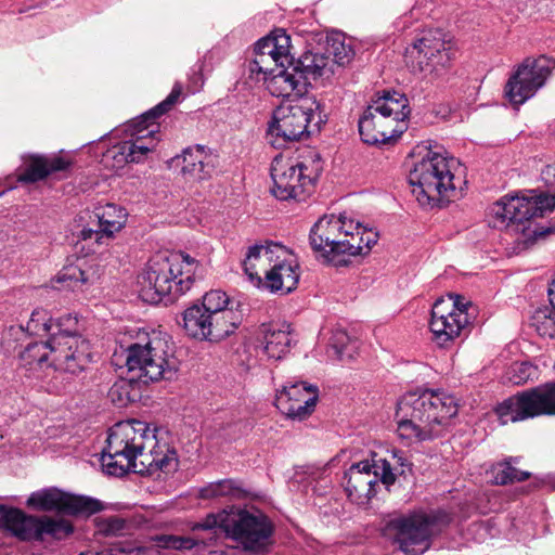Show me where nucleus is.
I'll use <instances>...</instances> for the list:
<instances>
[{"instance_id":"nucleus-45","label":"nucleus","mask_w":555,"mask_h":555,"mask_svg":"<svg viewBox=\"0 0 555 555\" xmlns=\"http://www.w3.org/2000/svg\"><path fill=\"white\" fill-rule=\"evenodd\" d=\"M201 543L199 539L183 538V537H168L166 545L175 550H191Z\"/></svg>"},{"instance_id":"nucleus-28","label":"nucleus","mask_w":555,"mask_h":555,"mask_svg":"<svg viewBox=\"0 0 555 555\" xmlns=\"http://www.w3.org/2000/svg\"><path fill=\"white\" fill-rule=\"evenodd\" d=\"M218 165V156L202 145L189 147L181 155V172L193 182L207 180Z\"/></svg>"},{"instance_id":"nucleus-35","label":"nucleus","mask_w":555,"mask_h":555,"mask_svg":"<svg viewBox=\"0 0 555 555\" xmlns=\"http://www.w3.org/2000/svg\"><path fill=\"white\" fill-rule=\"evenodd\" d=\"M550 306L539 307L531 317V325L543 337H555V279L548 287Z\"/></svg>"},{"instance_id":"nucleus-38","label":"nucleus","mask_w":555,"mask_h":555,"mask_svg":"<svg viewBox=\"0 0 555 555\" xmlns=\"http://www.w3.org/2000/svg\"><path fill=\"white\" fill-rule=\"evenodd\" d=\"M325 50V53L328 56H333V59H331L332 64H348L354 55V51L351 47L350 40L346 38V36L340 31H332L326 36Z\"/></svg>"},{"instance_id":"nucleus-37","label":"nucleus","mask_w":555,"mask_h":555,"mask_svg":"<svg viewBox=\"0 0 555 555\" xmlns=\"http://www.w3.org/2000/svg\"><path fill=\"white\" fill-rule=\"evenodd\" d=\"M246 491L240 482L234 479H224L217 482H210L199 490V498L204 500L229 498L244 499Z\"/></svg>"},{"instance_id":"nucleus-5","label":"nucleus","mask_w":555,"mask_h":555,"mask_svg":"<svg viewBox=\"0 0 555 555\" xmlns=\"http://www.w3.org/2000/svg\"><path fill=\"white\" fill-rule=\"evenodd\" d=\"M378 235L362 229L345 215L323 216L310 232V244L334 267H345L351 257L366 255L377 243Z\"/></svg>"},{"instance_id":"nucleus-22","label":"nucleus","mask_w":555,"mask_h":555,"mask_svg":"<svg viewBox=\"0 0 555 555\" xmlns=\"http://www.w3.org/2000/svg\"><path fill=\"white\" fill-rule=\"evenodd\" d=\"M27 506L64 515H91L103 508V504L96 499L75 495L56 488L33 492L27 499Z\"/></svg>"},{"instance_id":"nucleus-41","label":"nucleus","mask_w":555,"mask_h":555,"mask_svg":"<svg viewBox=\"0 0 555 555\" xmlns=\"http://www.w3.org/2000/svg\"><path fill=\"white\" fill-rule=\"evenodd\" d=\"M516 459H509L493 467L494 481L496 485H507L515 481H522L530 477V473L519 470L514 465Z\"/></svg>"},{"instance_id":"nucleus-30","label":"nucleus","mask_w":555,"mask_h":555,"mask_svg":"<svg viewBox=\"0 0 555 555\" xmlns=\"http://www.w3.org/2000/svg\"><path fill=\"white\" fill-rule=\"evenodd\" d=\"M230 297L221 289H212L203 296L201 307L215 318V325H221L231 335L241 323V314L229 308Z\"/></svg>"},{"instance_id":"nucleus-29","label":"nucleus","mask_w":555,"mask_h":555,"mask_svg":"<svg viewBox=\"0 0 555 555\" xmlns=\"http://www.w3.org/2000/svg\"><path fill=\"white\" fill-rule=\"evenodd\" d=\"M298 282L299 266L287 250V255L279 257L260 287L271 293L288 294L297 287Z\"/></svg>"},{"instance_id":"nucleus-20","label":"nucleus","mask_w":555,"mask_h":555,"mask_svg":"<svg viewBox=\"0 0 555 555\" xmlns=\"http://www.w3.org/2000/svg\"><path fill=\"white\" fill-rule=\"evenodd\" d=\"M555 62L544 55L526 57L509 76L504 93L508 102L518 107L533 98L550 78Z\"/></svg>"},{"instance_id":"nucleus-40","label":"nucleus","mask_w":555,"mask_h":555,"mask_svg":"<svg viewBox=\"0 0 555 555\" xmlns=\"http://www.w3.org/2000/svg\"><path fill=\"white\" fill-rule=\"evenodd\" d=\"M53 327L54 323L49 311L42 308L35 309L26 322V325H22V328L27 333L37 336L49 334Z\"/></svg>"},{"instance_id":"nucleus-25","label":"nucleus","mask_w":555,"mask_h":555,"mask_svg":"<svg viewBox=\"0 0 555 555\" xmlns=\"http://www.w3.org/2000/svg\"><path fill=\"white\" fill-rule=\"evenodd\" d=\"M94 216L98 219L99 229H82L80 237L82 240L94 238L99 244H102L104 238H113L126 225L128 219L127 210L113 203L98 206L94 209Z\"/></svg>"},{"instance_id":"nucleus-15","label":"nucleus","mask_w":555,"mask_h":555,"mask_svg":"<svg viewBox=\"0 0 555 555\" xmlns=\"http://www.w3.org/2000/svg\"><path fill=\"white\" fill-rule=\"evenodd\" d=\"M22 358L28 364L50 361L56 370L76 374L88 365V346L75 337L51 336L46 343L28 345Z\"/></svg>"},{"instance_id":"nucleus-14","label":"nucleus","mask_w":555,"mask_h":555,"mask_svg":"<svg viewBox=\"0 0 555 555\" xmlns=\"http://www.w3.org/2000/svg\"><path fill=\"white\" fill-rule=\"evenodd\" d=\"M0 529L28 542H43L48 538L63 540L74 531L73 524L63 517L27 515L22 509L5 506H0Z\"/></svg>"},{"instance_id":"nucleus-34","label":"nucleus","mask_w":555,"mask_h":555,"mask_svg":"<svg viewBox=\"0 0 555 555\" xmlns=\"http://www.w3.org/2000/svg\"><path fill=\"white\" fill-rule=\"evenodd\" d=\"M101 464L105 474L115 477H121L131 469L139 473L140 468L138 462H134L122 451L113 449L108 442L102 454Z\"/></svg>"},{"instance_id":"nucleus-24","label":"nucleus","mask_w":555,"mask_h":555,"mask_svg":"<svg viewBox=\"0 0 555 555\" xmlns=\"http://www.w3.org/2000/svg\"><path fill=\"white\" fill-rule=\"evenodd\" d=\"M287 255V248L278 243L266 242L250 246L243 261V269L249 281L260 287L279 257Z\"/></svg>"},{"instance_id":"nucleus-36","label":"nucleus","mask_w":555,"mask_h":555,"mask_svg":"<svg viewBox=\"0 0 555 555\" xmlns=\"http://www.w3.org/2000/svg\"><path fill=\"white\" fill-rule=\"evenodd\" d=\"M141 382L130 375L128 378H119L108 390L109 400L118 408L127 406L141 397Z\"/></svg>"},{"instance_id":"nucleus-4","label":"nucleus","mask_w":555,"mask_h":555,"mask_svg":"<svg viewBox=\"0 0 555 555\" xmlns=\"http://www.w3.org/2000/svg\"><path fill=\"white\" fill-rule=\"evenodd\" d=\"M201 274L199 261L185 253L157 254L138 276L139 293L146 302H172L189 292Z\"/></svg>"},{"instance_id":"nucleus-39","label":"nucleus","mask_w":555,"mask_h":555,"mask_svg":"<svg viewBox=\"0 0 555 555\" xmlns=\"http://www.w3.org/2000/svg\"><path fill=\"white\" fill-rule=\"evenodd\" d=\"M230 518V509H223L217 514H208L202 521L196 522L193 526V530L208 531L206 539H201V543L208 546L216 543L217 532L214 531L216 528L221 529L227 534V521Z\"/></svg>"},{"instance_id":"nucleus-12","label":"nucleus","mask_w":555,"mask_h":555,"mask_svg":"<svg viewBox=\"0 0 555 555\" xmlns=\"http://www.w3.org/2000/svg\"><path fill=\"white\" fill-rule=\"evenodd\" d=\"M180 94L181 88L175 86L166 100L142 115L141 120L130 124L127 131H130L131 137H134V139L124 141L109 149L105 154V159H113L114 166L117 167L128 163L143 162L147 154L154 151L157 145V140L154 137L157 129L155 119L169 111Z\"/></svg>"},{"instance_id":"nucleus-23","label":"nucleus","mask_w":555,"mask_h":555,"mask_svg":"<svg viewBox=\"0 0 555 555\" xmlns=\"http://www.w3.org/2000/svg\"><path fill=\"white\" fill-rule=\"evenodd\" d=\"M318 389L305 382L284 385L275 396V406L287 417L304 420L308 417L317 403Z\"/></svg>"},{"instance_id":"nucleus-27","label":"nucleus","mask_w":555,"mask_h":555,"mask_svg":"<svg viewBox=\"0 0 555 555\" xmlns=\"http://www.w3.org/2000/svg\"><path fill=\"white\" fill-rule=\"evenodd\" d=\"M262 81L266 85L268 91L274 96H289L296 94L304 96L302 94L307 91L308 86L305 78L300 75L296 68L294 61L286 63V65L279 66V69L272 70V73L260 78L259 82Z\"/></svg>"},{"instance_id":"nucleus-26","label":"nucleus","mask_w":555,"mask_h":555,"mask_svg":"<svg viewBox=\"0 0 555 555\" xmlns=\"http://www.w3.org/2000/svg\"><path fill=\"white\" fill-rule=\"evenodd\" d=\"M214 315L199 305L188 308L182 315V326L190 337L198 340L219 341L230 334L221 325H215Z\"/></svg>"},{"instance_id":"nucleus-49","label":"nucleus","mask_w":555,"mask_h":555,"mask_svg":"<svg viewBox=\"0 0 555 555\" xmlns=\"http://www.w3.org/2000/svg\"><path fill=\"white\" fill-rule=\"evenodd\" d=\"M140 554H141V551H138V552H137V555H140Z\"/></svg>"},{"instance_id":"nucleus-16","label":"nucleus","mask_w":555,"mask_h":555,"mask_svg":"<svg viewBox=\"0 0 555 555\" xmlns=\"http://www.w3.org/2000/svg\"><path fill=\"white\" fill-rule=\"evenodd\" d=\"M470 310L472 302L459 295L450 294L448 298L437 299L429 322L435 343L446 347L465 333L474 318Z\"/></svg>"},{"instance_id":"nucleus-42","label":"nucleus","mask_w":555,"mask_h":555,"mask_svg":"<svg viewBox=\"0 0 555 555\" xmlns=\"http://www.w3.org/2000/svg\"><path fill=\"white\" fill-rule=\"evenodd\" d=\"M57 327V332L53 333L51 336H69L78 338L79 340H82L88 346V363L91 361V348L90 343L86 338H83L80 335V324L77 314H65L61 317L56 324L54 325Z\"/></svg>"},{"instance_id":"nucleus-47","label":"nucleus","mask_w":555,"mask_h":555,"mask_svg":"<svg viewBox=\"0 0 555 555\" xmlns=\"http://www.w3.org/2000/svg\"><path fill=\"white\" fill-rule=\"evenodd\" d=\"M125 527V522L122 519L117 517L108 518L106 521V531L108 533L116 534L121 531Z\"/></svg>"},{"instance_id":"nucleus-13","label":"nucleus","mask_w":555,"mask_h":555,"mask_svg":"<svg viewBox=\"0 0 555 555\" xmlns=\"http://www.w3.org/2000/svg\"><path fill=\"white\" fill-rule=\"evenodd\" d=\"M453 44L441 29L422 30L405 48L406 65L429 80L442 78L453 57Z\"/></svg>"},{"instance_id":"nucleus-3","label":"nucleus","mask_w":555,"mask_h":555,"mask_svg":"<svg viewBox=\"0 0 555 555\" xmlns=\"http://www.w3.org/2000/svg\"><path fill=\"white\" fill-rule=\"evenodd\" d=\"M107 442L138 462L140 474L171 473L178 467L176 450L163 434L144 422L128 420L115 424L109 429Z\"/></svg>"},{"instance_id":"nucleus-48","label":"nucleus","mask_w":555,"mask_h":555,"mask_svg":"<svg viewBox=\"0 0 555 555\" xmlns=\"http://www.w3.org/2000/svg\"><path fill=\"white\" fill-rule=\"evenodd\" d=\"M542 175L544 176V178H545L546 180H548V178L555 179V164H553V165H547V166L543 169Z\"/></svg>"},{"instance_id":"nucleus-46","label":"nucleus","mask_w":555,"mask_h":555,"mask_svg":"<svg viewBox=\"0 0 555 555\" xmlns=\"http://www.w3.org/2000/svg\"><path fill=\"white\" fill-rule=\"evenodd\" d=\"M349 336L344 330H336L331 338V346L335 349L336 354L341 358L344 354V350L349 344Z\"/></svg>"},{"instance_id":"nucleus-31","label":"nucleus","mask_w":555,"mask_h":555,"mask_svg":"<svg viewBox=\"0 0 555 555\" xmlns=\"http://www.w3.org/2000/svg\"><path fill=\"white\" fill-rule=\"evenodd\" d=\"M259 336L263 344V352L269 359L274 360L285 357L294 341L291 325L286 323L261 324Z\"/></svg>"},{"instance_id":"nucleus-10","label":"nucleus","mask_w":555,"mask_h":555,"mask_svg":"<svg viewBox=\"0 0 555 555\" xmlns=\"http://www.w3.org/2000/svg\"><path fill=\"white\" fill-rule=\"evenodd\" d=\"M125 352L128 373L142 384L172 379L178 370L169 337L160 332H153L144 344H131Z\"/></svg>"},{"instance_id":"nucleus-6","label":"nucleus","mask_w":555,"mask_h":555,"mask_svg":"<svg viewBox=\"0 0 555 555\" xmlns=\"http://www.w3.org/2000/svg\"><path fill=\"white\" fill-rule=\"evenodd\" d=\"M555 208V197L540 193L530 196H505L491 207L494 228H507L519 233L518 238L528 246L553 232L552 227L535 221V218Z\"/></svg>"},{"instance_id":"nucleus-43","label":"nucleus","mask_w":555,"mask_h":555,"mask_svg":"<svg viewBox=\"0 0 555 555\" xmlns=\"http://www.w3.org/2000/svg\"><path fill=\"white\" fill-rule=\"evenodd\" d=\"M57 283L66 284L69 288H77L80 285L90 282V275L79 266L70 264L65 268L56 276Z\"/></svg>"},{"instance_id":"nucleus-33","label":"nucleus","mask_w":555,"mask_h":555,"mask_svg":"<svg viewBox=\"0 0 555 555\" xmlns=\"http://www.w3.org/2000/svg\"><path fill=\"white\" fill-rule=\"evenodd\" d=\"M294 64L308 87L312 81L328 77L333 73L332 61L325 52L307 51Z\"/></svg>"},{"instance_id":"nucleus-8","label":"nucleus","mask_w":555,"mask_h":555,"mask_svg":"<svg viewBox=\"0 0 555 555\" xmlns=\"http://www.w3.org/2000/svg\"><path fill=\"white\" fill-rule=\"evenodd\" d=\"M322 170L321 156L314 150L307 151L296 159L278 155L270 168L273 182L271 193L280 201H302L312 192Z\"/></svg>"},{"instance_id":"nucleus-17","label":"nucleus","mask_w":555,"mask_h":555,"mask_svg":"<svg viewBox=\"0 0 555 555\" xmlns=\"http://www.w3.org/2000/svg\"><path fill=\"white\" fill-rule=\"evenodd\" d=\"M495 412L503 425L541 415H555V382L524 390L505 399L496 406Z\"/></svg>"},{"instance_id":"nucleus-9","label":"nucleus","mask_w":555,"mask_h":555,"mask_svg":"<svg viewBox=\"0 0 555 555\" xmlns=\"http://www.w3.org/2000/svg\"><path fill=\"white\" fill-rule=\"evenodd\" d=\"M409 101L400 93H387L373 100L359 119V132L366 144H386L408 128Z\"/></svg>"},{"instance_id":"nucleus-2","label":"nucleus","mask_w":555,"mask_h":555,"mask_svg":"<svg viewBox=\"0 0 555 555\" xmlns=\"http://www.w3.org/2000/svg\"><path fill=\"white\" fill-rule=\"evenodd\" d=\"M412 156L416 159L409 172V182L422 206L433 207L442 201L450 202L462 196L466 182L457 159L433 151L427 143L417 145Z\"/></svg>"},{"instance_id":"nucleus-21","label":"nucleus","mask_w":555,"mask_h":555,"mask_svg":"<svg viewBox=\"0 0 555 555\" xmlns=\"http://www.w3.org/2000/svg\"><path fill=\"white\" fill-rule=\"evenodd\" d=\"M254 53L248 64V75L259 82L260 78L279 69V66L291 63V37L283 29H276L256 42Z\"/></svg>"},{"instance_id":"nucleus-19","label":"nucleus","mask_w":555,"mask_h":555,"mask_svg":"<svg viewBox=\"0 0 555 555\" xmlns=\"http://www.w3.org/2000/svg\"><path fill=\"white\" fill-rule=\"evenodd\" d=\"M227 537L237 542L243 550L263 553L272 543L273 525L259 511L230 508Z\"/></svg>"},{"instance_id":"nucleus-7","label":"nucleus","mask_w":555,"mask_h":555,"mask_svg":"<svg viewBox=\"0 0 555 555\" xmlns=\"http://www.w3.org/2000/svg\"><path fill=\"white\" fill-rule=\"evenodd\" d=\"M325 122L320 102L314 96H299L279 105L268 127V140L281 147L319 131Z\"/></svg>"},{"instance_id":"nucleus-11","label":"nucleus","mask_w":555,"mask_h":555,"mask_svg":"<svg viewBox=\"0 0 555 555\" xmlns=\"http://www.w3.org/2000/svg\"><path fill=\"white\" fill-rule=\"evenodd\" d=\"M405 459L398 450L387 452L383 459L361 461L350 466L345 474V491L356 504H366L375 494L379 482L390 486L397 474H403Z\"/></svg>"},{"instance_id":"nucleus-18","label":"nucleus","mask_w":555,"mask_h":555,"mask_svg":"<svg viewBox=\"0 0 555 555\" xmlns=\"http://www.w3.org/2000/svg\"><path fill=\"white\" fill-rule=\"evenodd\" d=\"M446 525V517L426 513H414L391 521V527L396 531V542L408 555L425 553L430 547L433 538L438 535Z\"/></svg>"},{"instance_id":"nucleus-32","label":"nucleus","mask_w":555,"mask_h":555,"mask_svg":"<svg viewBox=\"0 0 555 555\" xmlns=\"http://www.w3.org/2000/svg\"><path fill=\"white\" fill-rule=\"evenodd\" d=\"M69 166L70 163L60 156H29L25 162L23 172L18 176V181L27 183L37 182L52 172L64 171Z\"/></svg>"},{"instance_id":"nucleus-1","label":"nucleus","mask_w":555,"mask_h":555,"mask_svg":"<svg viewBox=\"0 0 555 555\" xmlns=\"http://www.w3.org/2000/svg\"><path fill=\"white\" fill-rule=\"evenodd\" d=\"M457 414L455 399L444 392L415 390L404 393L397 403V433L409 443L441 436Z\"/></svg>"},{"instance_id":"nucleus-44","label":"nucleus","mask_w":555,"mask_h":555,"mask_svg":"<svg viewBox=\"0 0 555 555\" xmlns=\"http://www.w3.org/2000/svg\"><path fill=\"white\" fill-rule=\"evenodd\" d=\"M537 377V366L528 362L514 363L507 372V378L514 385H522Z\"/></svg>"}]
</instances>
